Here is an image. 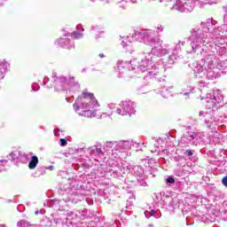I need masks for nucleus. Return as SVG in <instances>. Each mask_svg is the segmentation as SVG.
I'll return each mask as SVG.
<instances>
[{"label":"nucleus","mask_w":227,"mask_h":227,"mask_svg":"<svg viewBox=\"0 0 227 227\" xmlns=\"http://www.w3.org/2000/svg\"><path fill=\"white\" fill-rule=\"evenodd\" d=\"M149 1H155V0H149ZM159 3H162L164 0H158ZM127 3H137V0H122L120 2V8H122V10H125L127 8Z\"/></svg>","instance_id":"15"},{"label":"nucleus","mask_w":227,"mask_h":227,"mask_svg":"<svg viewBox=\"0 0 227 227\" xmlns=\"http://www.w3.org/2000/svg\"><path fill=\"white\" fill-rule=\"evenodd\" d=\"M59 207H64L67 205V201H65V200H59Z\"/></svg>","instance_id":"33"},{"label":"nucleus","mask_w":227,"mask_h":227,"mask_svg":"<svg viewBox=\"0 0 227 227\" xmlns=\"http://www.w3.org/2000/svg\"><path fill=\"white\" fill-rule=\"evenodd\" d=\"M8 68H10V63L5 59L0 60V81L4 79V74L8 72Z\"/></svg>","instance_id":"13"},{"label":"nucleus","mask_w":227,"mask_h":227,"mask_svg":"<svg viewBox=\"0 0 227 227\" xmlns=\"http://www.w3.org/2000/svg\"><path fill=\"white\" fill-rule=\"evenodd\" d=\"M116 143L118 142H106L104 146L105 152H109L110 148H113L114 146V150H116Z\"/></svg>","instance_id":"21"},{"label":"nucleus","mask_w":227,"mask_h":227,"mask_svg":"<svg viewBox=\"0 0 227 227\" xmlns=\"http://www.w3.org/2000/svg\"><path fill=\"white\" fill-rule=\"evenodd\" d=\"M185 153H186V155H188V157H192V155H193V153H192V150H187V151L185 152Z\"/></svg>","instance_id":"35"},{"label":"nucleus","mask_w":227,"mask_h":227,"mask_svg":"<svg viewBox=\"0 0 227 227\" xmlns=\"http://www.w3.org/2000/svg\"><path fill=\"white\" fill-rule=\"evenodd\" d=\"M89 152L90 155H104V151L98 147H90Z\"/></svg>","instance_id":"16"},{"label":"nucleus","mask_w":227,"mask_h":227,"mask_svg":"<svg viewBox=\"0 0 227 227\" xmlns=\"http://www.w3.org/2000/svg\"><path fill=\"white\" fill-rule=\"evenodd\" d=\"M177 203H178V199L170 198V199H168V207L173 209V208H175V207H176Z\"/></svg>","instance_id":"22"},{"label":"nucleus","mask_w":227,"mask_h":227,"mask_svg":"<svg viewBox=\"0 0 227 227\" xmlns=\"http://www.w3.org/2000/svg\"><path fill=\"white\" fill-rule=\"evenodd\" d=\"M60 146H67V139L65 138L60 139Z\"/></svg>","instance_id":"32"},{"label":"nucleus","mask_w":227,"mask_h":227,"mask_svg":"<svg viewBox=\"0 0 227 227\" xmlns=\"http://www.w3.org/2000/svg\"><path fill=\"white\" fill-rule=\"evenodd\" d=\"M69 215H74V214H75V215H79L81 214H84V210H74V211H71L68 213Z\"/></svg>","instance_id":"26"},{"label":"nucleus","mask_w":227,"mask_h":227,"mask_svg":"<svg viewBox=\"0 0 227 227\" xmlns=\"http://www.w3.org/2000/svg\"><path fill=\"white\" fill-rule=\"evenodd\" d=\"M185 45V42H179L176 45V48L174 49L173 52H176L177 54H180V51L182 50V47Z\"/></svg>","instance_id":"23"},{"label":"nucleus","mask_w":227,"mask_h":227,"mask_svg":"<svg viewBox=\"0 0 227 227\" xmlns=\"http://www.w3.org/2000/svg\"><path fill=\"white\" fill-rule=\"evenodd\" d=\"M0 227H7L6 224H0Z\"/></svg>","instance_id":"52"},{"label":"nucleus","mask_w":227,"mask_h":227,"mask_svg":"<svg viewBox=\"0 0 227 227\" xmlns=\"http://www.w3.org/2000/svg\"><path fill=\"white\" fill-rule=\"evenodd\" d=\"M135 145H139V144L136 143Z\"/></svg>","instance_id":"57"},{"label":"nucleus","mask_w":227,"mask_h":227,"mask_svg":"<svg viewBox=\"0 0 227 227\" xmlns=\"http://www.w3.org/2000/svg\"><path fill=\"white\" fill-rule=\"evenodd\" d=\"M98 101L95 98L93 93L88 91H83L82 97L78 98L73 105L74 111H79V109H86L82 114L79 113V116H85V118L95 117V111L90 109H96L98 107Z\"/></svg>","instance_id":"3"},{"label":"nucleus","mask_w":227,"mask_h":227,"mask_svg":"<svg viewBox=\"0 0 227 227\" xmlns=\"http://www.w3.org/2000/svg\"><path fill=\"white\" fill-rule=\"evenodd\" d=\"M108 107H109L110 109H114V104H110V105H108Z\"/></svg>","instance_id":"43"},{"label":"nucleus","mask_w":227,"mask_h":227,"mask_svg":"<svg viewBox=\"0 0 227 227\" xmlns=\"http://www.w3.org/2000/svg\"><path fill=\"white\" fill-rule=\"evenodd\" d=\"M181 141H187L190 145L193 146H198L201 143V134L196 132H186V134L182 137Z\"/></svg>","instance_id":"9"},{"label":"nucleus","mask_w":227,"mask_h":227,"mask_svg":"<svg viewBox=\"0 0 227 227\" xmlns=\"http://www.w3.org/2000/svg\"><path fill=\"white\" fill-rule=\"evenodd\" d=\"M204 100L207 109H212V111L224 106V97H223L221 90H215L213 94H207Z\"/></svg>","instance_id":"5"},{"label":"nucleus","mask_w":227,"mask_h":227,"mask_svg":"<svg viewBox=\"0 0 227 227\" xmlns=\"http://www.w3.org/2000/svg\"><path fill=\"white\" fill-rule=\"evenodd\" d=\"M82 72H86V69H82Z\"/></svg>","instance_id":"55"},{"label":"nucleus","mask_w":227,"mask_h":227,"mask_svg":"<svg viewBox=\"0 0 227 227\" xmlns=\"http://www.w3.org/2000/svg\"><path fill=\"white\" fill-rule=\"evenodd\" d=\"M149 214H150L151 217H153V216L155 215V214H157V211H155V210H151V211L149 212Z\"/></svg>","instance_id":"37"},{"label":"nucleus","mask_w":227,"mask_h":227,"mask_svg":"<svg viewBox=\"0 0 227 227\" xmlns=\"http://www.w3.org/2000/svg\"><path fill=\"white\" fill-rule=\"evenodd\" d=\"M72 36L74 38H75V40H79L81 38H82V36H84V35H82V33H80L79 31H74L73 34H72Z\"/></svg>","instance_id":"24"},{"label":"nucleus","mask_w":227,"mask_h":227,"mask_svg":"<svg viewBox=\"0 0 227 227\" xmlns=\"http://www.w3.org/2000/svg\"><path fill=\"white\" fill-rule=\"evenodd\" d=\"M128 194H129V200H134V198H135L134 193L129 192Z\"/></svg>","instance_id":"42"},{"label":"nucleus","mask_w":227,"mask_h":227,"mask_svg":"<svg viewBox=\"0 0 227 227\" xmlns=\"http://www.w3.org/2000/svg\"><path fill=\"white\" fill-rule=\"evenodd\" d=\"M147 227H155L153 223L148 224Z\"/></svg>","instance_id":"51"},{"label":"nucleus","mask_w":227,"mask_h":227,"mask_svg":"<svg viewBox=\"0 0 227 227\" xmlns=\"http://www.w3.org/2000/svg\"><path fill=\"white\" fill-rule=\"evenodd\" d=\"M49 82V78L45 77L43 80V84L46 86V88H52V85H48L47 83Z\"/></svg>","instance_id":"28"},{"label":"nucleus","mask_w":227,"mask_h":227,"mask_svg":"<svg viewBox=\"0 0 227 227\" xmlns=\"http://www.w3.org/2000/svg\"><path fill=\"white\" fill-rule=\"evenodd\" d=\"M110 173H114V175H116L118 173V170L110 169Z\"/></svg>","instance_id":"45"},{"label":"nucleus","mask_w":227,"mask_h":227,"mask_svg":"<svg viewBox=\"0 0 227 227\" xmlns=\"http://www.w3.org/2000/svg\"><path fill=\"white\" fill-rule=\"evenodd\" d=\"M76 28L78 31H80V29H82V31H84V28H82V25L76 26Z\"/></svg>","instance_id":"41"},{"label":"nucleus","mask_w":227,"mask_h":227,"mask_svg":"<svg viewBox=\"0 0 227 227\" xmlns=\"http://www.w3.org/2000/svg\"><path fill=\"white\" fill-rule=\"evenodd\" d=\"M52 224V223L51 222V220L48 217H43L41 221H40V226L42 227H51V225Z\"/></svg>","instance_id":"20"},{"label":"nucleus","mask_w":227,"mask_h":227,"mask_svg":"<svg viewBox=\"0 0 227 227\" xmlns=\"http://www.w3.org/2000/svg\"><path fill=\"white\" fill-rule=\"evenodd\" d=\"M0 162L2 163L3 166H4L5 164H8L7 160H1Z\"/></svg>","instance_id":"39"},{"label":"nucleus","mask_w":227,"mask_h":227,"mask_svg":"<svg viewBox=\"0 0 227 227\" xmlns=\"http://www.w3.org/2000/svg\"><path fill=\"white\" fill-rule=\"evenodd\" d=\"M101 1H103V3H105L106 4H107V3H109V0H101Z\"/></svg>","instance_id":"49"},{"label":"nucleus","mask_w":227,"mask_h":227,"mask_svg":"<svg viewBox=\"0 0 227 227\" xmlns=\"http://www.w3.org/2000/svg\"><path fill=\"white\" fill-rule=\"evenodd\" d=\"M222 184L224 185V187H227V176L223 178Z\"/></svg>","instance_id":"36"},{"label":"nucleus","mask_w":227,"mask_h":227,"mask_svg":"<svg viewBox=\"0 0 227 227\" xmlns=\"http://www.w3.org/2000/svg\"><path fill=\"white\" fill-rule=\"evenodd\" d=\"M37 173H40L41 175H43V173H45V168L41 167L39 168H37Z\"/></svg>","instance_id":"29"},{"label":"nucleus","mask_w":227,"mask_h":227,"mask_svg":"<svg viewBox=\"0 0 227 227\" xmlns=\"http://www.w3.org/2000/svg\"><path fill=\"white\" fill-rule=\"evenodd\" d=\"M9 160L17 164L19 162H26L27 160V154L22 153L20 151H14L7 156Z\"/></svg>","instance_id":"10"},{"label":"nucleus","mask_w":227,"mask_h":227,"mask_svg":"<svg viewBox=\"0 0 227 227\" xmlns=\"http://www.w3.org/2000/svg\"><path fill=\"white\" fill-rule=\"evenodd\" d=\"M51 79L55 91H66V90H68L69 87L72 91H79V90H81L79 82H75V77L74 76H69V80L67 81V77L58 76V74L53 72L51 74Z\"/></svg>","instance_id":"4"},{"label":"nucleus","mask_w":227,"mask_h":227,"mask_svg":"<svg viewBox=\"0 0 227 227\" xmlns=\"http://www.w3.org/2000/svg\"><path fill=\"white\" fill-rule=\"evenodd\" d=\"M38 166V157L37 156H32L29 163L28 168L29 169H35Z\"/></svg>","instance_id":"17"},{"label":"nucleus","mask_w":227,"mask_h":227,"mask_svg":"<svg viewBox=\"0 0 227 227\" xmlns=\"http://www.w3.org/2000/svg\"><path fill=\"white\" fill-rule=\"evenodd\" d=\"M132 148V142L129 141H120L115 143V149L112 150V155L114 157V159H118L120 157V153L123 150H130Z\"/></svg>","instance_id":"8"},{"label":"nucleus","mask_w":227,"mask_h":227,"mask_svg":"<svg viewBox=\"0 0 227 227\" xmlns=\"http://www.w3.org/2000/svg\"><path fill=\"white\" fill-rule=\"evenodd\" d=\"M145 217H148V215H146V212H145Z\"/></svg>","instance_id":"54"},{"label":"nucleus","mask_w":227,"mask_h":227,"mask_svg":"<svg viewBox=\"0 0 227 227\" xmlns=\"http://www.w3.org/2000/svg\"><path fill=\"white\" fill-rule=\"evenodd\" d=\"M199 116L201 118V120H205L206 123H212V115L208 113L205 112H200Z\"/></svg>","instance_id":"14"},{"label":"nucleus","mask_w":227,"mask_h":227,"mask_svg":"<svg viewBox=\"0 0 227 227\" xmlns=\"http://www.w3.org/2000/svg\"><path fill=\"white\" fill-rule=\"evenodd\" d=\"M48 169H51L52 171V169H54V166H50Z\"/></svg>","instance_id":"48"},{"label":"nucleus","mask_w":227,"mask_h":227,"mask_svg":"<svg viewBox=\"0 0 227 227\" xmlns=\"http://www.w3.org/2000/svg\"><path fill=\"white\" fill-rule=\"evenodd\" d=\"M31 88H32V91H38V90H40V85H38V83L36 82H34Z\"/></svg>","instance_id":"27"},{"label":"nucleus","mask_w":227,"mask_h":227,"mask_svg":"<svg viewBox=\"0 0 227 227\" xmlns=\"http://www.w3.org/2000/svg\"><path fill=\"white\" fill-rule=\"evenodd\" d=\"M121 108H117V114H121V116H132V114H136V104L131 100H125L120 103Z\"/></svg>","instance_id":"7"},{"label":"nucleus","mask_w":227,"mask_h":227,"mask_svg":"<svg viewBox=\"0 0 227 227\" xmlns=\"http://www.w3.org/2000/svg\"><path fill=\"white\" fill-rule=\"evenodd\" d=\"M127 203H128V205H129V207H132V201L128 200Z\"/></svg>","instance_id":"46"},{"label":"nucleus","mask_w":227,"mask_h":227,"mask_svg":"<svg viewBox=\"0 0 227 227\" xmlns=\"http://www.w3.org/2000/svg\"><path fill=\"white\" fill-rule=\"evenodd\" d=\"M167 184H175V178L169 176L167 178Z\"/></svg>","instance_id":"31"},{"label":"nucleus","mask_w":227,"mask_h":227,"mask_svg":"<svg viewBox=\"0 0 227 227\" xmlns=\"http://www.w3.org/2000/svg\"><path fill=\"white\" fill-rule=\"evenodd\" d=\"M17 226L18 227H36V225L27 222V220H20L18 223H17Z\"/></svg>","instance_id":"18"},{"label":"nucleus","mask_w":227,"mask_h":227,"mask_svg":"<svg viewBox=\"0 0 227 227\" xmlns=\"http://www.w3.org/2000/svg\"><path fill=\"white\" fill-rule=\"evenodd\" d=\"M163 31H164V27L161 25L157 27V33H162Z\"/></svg>","instance_id":"34"},{"label":"nucleus","mask_w":227,"mask_h":227,"mask_svg":"<svg viewBox=\"0 0 227 227\" xmlns=\"http://www.w3.org/2000/svg\"><path fill=\"white\" fill-rule=\"evenodd\" d=\"M202 4H207V2H205V1H202Z\"/></svg>","instance_id":"53"},{"label":"nucleus","mask_w":227,"mask_h":227,"mask_svg":"<svg viewBox=\"0 0 227 227\" xmlns=\"http://www.w3.org/2000/svg\"><path fill=\"white\" fill-rule=\"evenodd\" d=\"M154 217L156 218V219H159V217H160V215H159V213L156 211V214L154 215Z\"/></svg>","instance_id":"44"},{"label":"nucleus","mask_w":227,"mask_h":227,"mask_svg":"<svg viewBox=\"0 0 227 227\" xmlns=\"http://www.w3.org/2000/svg\"><path fill=\"white\" fill-rule=\"evenodd\" d=\"M71 201L73 202V203H79V201H81L80 200H77L76 198H73L72 200H71Z\"/></svg>","instance_id":"40"},{"label":"nucleus","mask_w":227,"mask_h":227,"mask_svg":"<svg viewBox=\"0 0 227 227\" xmlns=\"http://www.w3.org/2000/svg\"><path fill=\"white\" fill-rule=\"evenodd\" d=\"M127 45V43L125 41H122V47H125Z\"/></svg>","instance_id":"47"},{"label":"nucleus","mask_w":227,"mask_h":227,"mask_svg":"<svg viewBox=\"0 0 227 227\" xmlns=\"http://www.w3.org/2000/svg\"><path fill=\"white\" fill-rule=\"evenodd\" d=\"M214 20L208 19L191 30L190 45L192 52L202 56V62H194L192 68L197 79H217V58L215 54L223 56L226 52L224 41L221 39V27L215 28Z\"/></svg>","instance_id":"1"},{"label":"nucleus","mask_w":227,"mask_h":227,"mask_svg":"<svg viewBox=\"0 0 227 227\" xmlns=\"http://www.w3.org/2000/svg\"><path fill=\"white\" fill-rule=\"evenodd\" d=\"M183 95L185 97V100H187V98H189V95H191L190 92H184Z\"/></svg>","instance_id":"38"},{"label":"nucleus","mask_w":227,"mask_h":227,"mask_svg":"<svg viewBox=\"0 0 227 227\" xmlns=\"http://www.w3.org/2000/svg\"><path fill=\"white\" fill-rule=\"evenodd\" d=\"M133 40H138L139 42H143L145 45H150L153 47L151 50V53H147L145 59L141 60V62H137V59H133L130 61L131 67L133 69L138 68L140 72H146V70H154L158 71H150V77H154L157 79L159 82L164 81L162 77H159L162 72H166L164 69V65L159 64L153 65V56H166L169 51L168 49L162 47V40H160V36H155V30L152 29H144L140 32H135L132 35ZM153 54V56H152Z\"/></svg>","instance_id":"2"},{"label":"nucleus","mask_w":227,"mask_h":227,"mask_svg":"<svg viewBox=\"0 0 227 227\" xmlns=\"http://www.w3.org/2000/svg\"><path fill=\"white\" fill-rule=\"evenodd\" d=\"M38 214H41L42 215H43V214H45V209H40L35 212V215H38Z\"/></svg>","instance_id":"30"},{"label":"nucleus","mask_w":227,"mask_h":227,"mask_svg":"<svg viewBox=\"0 0 227 227\" xmlns=\"http://www.w3.org/2000/svg\"><path fill=\"white\" fill-rule=\"evenodd\" d=\"M127 168L129 170V172H131L133 175H135V176H137V178H143V176L145 175V169H143L139 166L129 165V166H127Z\"/></svg>","instance_id":"11"},{"label":"nucleus","mask_w":227,"mask_h":227,"mask_svg":"<svg viewBox=\"0 0 227 227\" xmlns=\"http://www.w3.org/2000/svg\"><path fill=\"white\" fill-rule=\"evenodd\" d=\"M194 0H176L171 7V10H176L182 13H191L194 10Z\"/></svg>","instance_id":"6"},{"label":"nucleus","mask_w":227,"mask_h":227,"mask_svg":"<svg viewBox=\"0 0 227 227\" xmlns=\"http://www.w3.org/2000/svg\"><path fill=\"white\" fill-rule=\"evenodd\" d=\"M179 57L180 56L178 55V53L173 51L171 53V55H169V57H168V63H169V65H173V63H175V61H176Z\"/></svg>","instance_id":"19"},{"label":"nucleus","mask_w":227,"mask_h":227,"mask_svg":"<svg viewBox=\"0 0 227 227\" xmlns=\"http://www.w3.org/2000/svg\"><path fill=\"white\" fill-rule=\"evenodd\" d=\"M160 95H161V97H163V98H168L169 95H171V94L169 93V90H168V89H165V90H161Z\"/></svg>","instance_id":"25"},{"label":"nucleus","mask_w":227,"mask_h":227,"mask_svg":"<svg viewBox=\"0 0 227 227\" xmlns=\"http://www.w3.org/2000/svg\"><path fill=\"white\" fill-rule=\"evenodd\" d=\"M99 58H105L104 53H100V54H99Z\"/></svg>","instance_id":"50"},{"label":"nucleus","mask_w":227,"mask_h":227,"mask_svg":"<svg viewBox=\"0 0 227 227\" xmlns=\"http://www.w3.org/2000/svg\"><path fill=\"white\" fill-rule=\"evenodd\" d=\"M55 43L63 49H74L75 47L70 39L60 38Z\"/></svg>","instance_id":"12"},{"label":"nucleus","mask_w":227,"mask_h":227,"mask_svg":"<svg viewBox=\"0 0 227 227\" xmlns=\"http://www.w3.org/2000/svg\"><path fill=\"white\" fill-rule=\"evenodd\" d=\"M92 3H95V0H90Z\"/></svg>","instance_id":"56"}]
</instances>
